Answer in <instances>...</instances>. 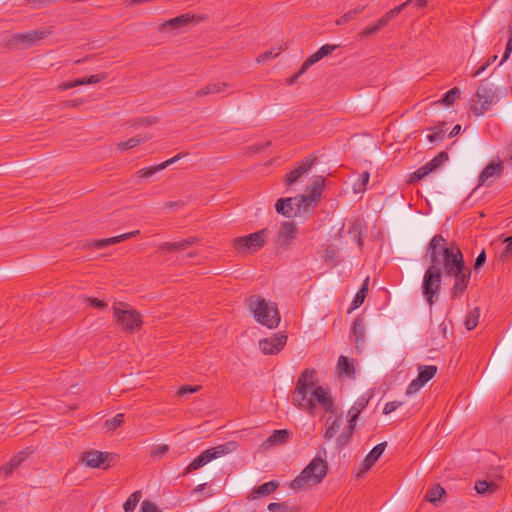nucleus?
<instances>
[{
    "mask_svg": "<svg viewBox=\"0 0 512 512\" xmlns=\"http://www.w3.org/2000/svg\"><path fill=\"white\" fill-rule=\"evenodd\" d=\"M316 371L314 369H305L297 379L296 387L292 393V403L299 409L307 411L314 415L316 403L326 413H335L334 400L328 389L315 384Z\"/></svg>",
    "mask_w": 512,
    "mask_h": 512,
    "instance_id": "nucleus-1",
    "label": "nucleus"
},
{
    "mask_svg": "<svg viewBox=\"0 0 512 512\" xmlns=\"http://www.w3.org/2000/svg\"><path fill=\"white\" fill-rule=\"evenodd\" d=\"M443 271L445 276L454 279L449 291L450 298H461L470 283L471 270L466 266L459 247H456V250H444Z\"/></svg>",
    "mask_w": 512,
    "mask_h": 512,
    "instance_id": "nucleus-2",
    "label": "nucleus"
},
{
    "mask_svg": "<svg viewBox=\"0 0 512 512\" xmlns=\"http://www.w3.org/2000/svg\"><path fill=\"white\" fill-rule=\"evenodd\" d=\"M327 471V462L321 457H315L300 474L290 482V488L300 491L317 485L325 478Z\"/></svg>",
    "mask_w": 512,
    "mask_h": 512,
    "instance_id": "nucleus-3",
    "label": "nucleus"
},
{
    "mask_svg": "<svg viewBox=\"0 0 512 512\" xmlns=\"http://www.w3.org/2000/svg\"><path fill=\"white\" fill-rule=\"evenodd\" d=\"M249 310L255 320L268 328H276L280 322V315L274 302H267L257 295L249 297Z\"/></svg>",
    "mask_w": 512,
    "mask_h": 512,
    "instance_id": "nucleus-4",
    "label": "nucleus"
},
{
    "mask_svg": "<svg viewBox=\"0 0 512 512\" xmlns=\"http://www.w3.org/2000/svg\"><path fill=\"white\" fill-rule=\"evenodd\" d=\"M325 187V178L315 176L312 183L306 187V194L294 197V204L301 213L313 211L319 204Z\"/></svg>",
    "mask_w": 512,
    "mask_h": 512,
    "instance_id": "nucleus-5",
    "label": "nucleus"
},
{
    "mask_svg": "<svg viewBox=\"0 0 512 512\" xmlns=\"http://www.w3.org/2000/svg\"><path fill=\"white\" fill-rule=\"evenodd\" d=\"M113 317L116 324L125 332L133 333L142 327V315L124 302L115 303Z\"/></svg>",
    "mask_w": 512,
    "mask_h": 512,
    "instance_id": "nucleus-6",
    "label": "nucleus"
},
{
    "mask_svg": "<svg viewBox=\"0 0 512 512\" xmlns=\"http://www.w3.org/2000/svg\"><path fill=\"white\" fill-rule=\"evenodd\" d=\"M238 447V443L232 440L203 451L186 467L184 475L194 470L200 469L212 460L218 459L236 451Z\"/></svg>",
    "mask_w": 512,
    "mask_h": 512,
    "instance_id": "nucleus-7",
    "label": "nucleus"
},
{
    "mask_svg": "<svg viewBox=\"0 0 512 512\" xmlns=\"http://www.w3.org/2000/svg\"><path fill=\"white\" fill-rule=\"evenodd\" d=\"M441 281L442 273L440 267L430 265L424 273L422 282V294L430 307L438 300Z\"/></svg>",
    "mask_w": 512,
    "mask_h": 512,
    "instance_id": "nucleus-8",
    "label": "nucleus"
},
{
    "mask_svg": "<svg viewBox=\"0 0 512 512\" xmlns=\"http://www.w3.org/2000/svg\"><path fill=\"white\" fill-rule=\"evenodd\" d=\"M474 105L471 110L475 116L483 115L490 109L492 104L496 102V90L493 85L487 82H481L479 85L475 98H473Z\"/></svg>",
    "mask_w": 512,
    "mask_h": 512,
    "instance_id": "nucleus-9",
    "label": "nucleus"
},
{
    "mask_svg": "<svg viewBox=\"0 0 512 512\" xmlns=\"http://www.w3.org/2000/svg\"><path fill=\"white\" fill-rule=\"evenodd\" d=\"M264 233L265 230H260L246 236L238 237L234 239L233 246L235 250L240 253L256 252L264 246Z\"/></svg>",
    "mask_w": 512,
    "mask_h": 512,
    "instance_id": "nucleus-10",
    "label": "nucleus"
},
{
    "mask_svg": "<svg viewBox=\"0 0 512 512\" xmlns=\"http://www.w3.org/2000/svg\"><path fill=\"white\" fill-rule=\"evenodd\" d=\"M116 455L109 452L89 450L82 454L81 460L91 468L107 469L115 464Z\"/></svg>",
    "mask_w": 512,
    "mask_h": 512,
    "instance_id": "nucleus-11",
    "label": "nucleus"
},
{
    "mask_svg": "<svg viewBox=\"0 0 512 512\" xmlns=\"http://www.w3.org/2000/svg\"><path fill=\"white\" fill-rule=\"evenodd\" d=\"M47 33L42 30H33L26 33H16L8 41L9 48H27L36 44L46 37Z\"/></svg>",
    "mask_w": 512,
    "mask_h": 512,
    "instance_id": "nucleus-12",
    "label": "nucleus"
},
{
    "mask_svg": "<svg viewBox=\"0 0 512 512\" xmlns=\"http://www.w3.org/2000/svg\"><path fill=\"white\" fill-rule=\"evenodd\" d=\"M317 161V157L313 155H309L305 157L298 165L289 173L284 176L283 183L287 187H291L295 183H297L303 175L309 172V170L313 167L315 162Z\"/></svg>",
    "mask_w": 512,
    "mask_h": 512,
    "instance_id": "nucleus-13",
    "label": "nucleus"
},
{
    "mask_svg": "<svg viewBox=\"0 0 512 512\" xmlns=\"http://www.w3.org/2000/svg\"><path fill=\"white\" fill-rule=\"evenodd\" d=\"M298 228L292 221L282 222L276 239L278 249L287 250L297 235Z\"/></svg>",
    "mask_w": 512,
    "mask_h": 512,
    "instance_id": "nucleus-14",
    "label": "nucleus"
},
{
    "mask_svg": "<svg viewBox=\"0 0 512 512\" xmlns=\"http://www.w3.org/2000/svg\"><path fill=\"white\" fill-rule=\"evenodd\" d=\"M456 250V247H448L447 241L442 235H435L429 242L427 256H429L431 265H440V256L444 257V250Z\"/></svg>",
    "mask_w": 512,
    "mask_h": 512,
    "instance_id": "nucleus-15",
    "label": "nucleus"
},
{
    "mask_svg": "<svg viewBox=\"0 0 512 512\" xmlns=\"http://www.w3.org/2000/svg\"><path fill=\"white\" fill-rule=\"evenodd\" d=\"M287 342V335L275 333L269 338L259 341V348L265 355H275L279 353Z\"/></svg>",
    "mask_w": 512,
    "mask_h": 512,
    "instance_id": "nucleus-16",
    "label": "nucleus"
},
{
    "mask_svg": "<svg viewBox=\"0 0 512 512\" xmlns=\"http://www.w3.org/2000/svg\"><path fill=\"white\" fill-rule=\"evenodd\" d=\"M504 171L501 161L490 162L480 173L478 178V186H491L495 179L499 178Z\"/></svg>",
    "mask_w": 512,
    "mask_h": 512,
    "instance_id": "nucleus-17",
    "label": "nucleus"
},
{
    "mask_svg": "<svg viewBox=\"0 0 512 512\" xmlns=\"http://www.w3.org/2000/svg\"><path fill=\"white\" fill-rule=\"evenodd\" d=\"M192 20H194V15L190 14H182L175 18L169 19L159 25L158 30L161 33L170 32L173 30H178L183 27H185L187 24H189Z\"/></svg>",
    "mask_w": 512,
    "mask_h": 512,
    "instance_id": "nucleus-18",
    "label": "nucleus"
},
{
    "mask_svg": "<svg viewBox=\"0 0 512 512\" xmlns=\"http://www.w3.org/2000/svg\"><path fill=\"white\" fill-rule=\"evenodd\" d=\"M397 15H399V9H391L386 14H384L374 25L364 28L359 33V36L368 37L370 35L377 33L380 29L385 27L389 23V21H391Z\"/></svg>",
    "mask_w": 512,
    "mask_h": 512,
    "instance_id": "nucleus-19",
    "label": "nucleus"
},
{
    "mask_svg": "<svg viewBox=\"0 0 512 512\" xmlns=\"http://www.w3.org/2000/svg\"><path fill=\"white\" fill-rule=\"evenodd\" d=\"M185 155H187V153H179L176 156L162 162L159 165L151 166L148 168H143V169L138 170L136 172V175L141 179H148V178L152 177L154 174H156L157 172H159V171L165 169L166 167H168L169 165L175 163L176 161H178Z\"/></svg>",
    "mask_w": 512,
    "mask_h": 512,
    "instance_id": "nucleus-20",
    "label": "nucleus"
},
{
    "mask_svg": "<svg viewBox=\"0 0 512 512\" xmlns=\"http://www.w3.org/2000/svg\"><path fill=\"white\" fill-rule=\"evenodd\" d=\"M275 209L278 214H281L287 218L295 217L300 214L297 207L294 204V197L280 198L275 204Z\"/></svg>",
    "mask_w": 512,
    "mask_h": 512,
    "instance_id": "nucleus-21",
    "label": "nucleus"
},
{
    "mask_svg": "<svg viewBox=\"0 0 512 512\" xmlns=\"http://www.w3.org/2000/svg\"><path fill=\"white\" fill-rule=\"evenodd\" d=\"M386 446L387 443L382 442L373 447L370 453L366 456L363 462V467L361 468L359 474L366 473L376 463V461L381 457V455L385 451Z\"/></svg>",
    "mask_w": 512,
    "mask_h": 512,
    "instance_id": "nucleus-22",
    "label": "nucleus"
},
{
    "mask_svg": "<svg viewBox=\"0 0 512 512\" xmlns=\"http://www.w3.org/2000/svg\"><path fill=\"white\" fill-rule=\"evenodd\" d=\"M198 242V238L196 237H189L187 239H183L179 242H164L159 246L160 251H166V252H180L188 249L192 245Z\"/></svg>",
    "mask_w": 512,
    "mask_h": 512,
    "instance_id": "nucleus-23",
    "label": "nucleus"
},
{
    "mask_svg": "<svg viewBox=\"0 0 512 512\" xmlns=\"http://www.w3.org/2000/svg\"><path fill=\"white\" fill-rule=\"evenodd\" d=\"M279 487V482L276 480H272L266 483L261 484L260 486L255 487L250 495L249 498L252 500H255L261 496H268L271 493L275 492Z\"/></svg>",
    "mask_w": 512,
    "mask_h": 512,
    "instance_id": "nucleus-24",
    "label": "nucleus"
},
{
    "mask_svg": "<svg viewBox=\"0 0 512 512\" xmlns=\"http://www.w3.org/2000/svg\"><path fill=\"white\" fill-rule=\"evenodd\" d=\"M140 234V231L139 230H135V231H132V232H129V233H124V234H121L119 236H114V237H110V238H106V239H100V240H95L93 242V246L96 247V248H105L109 245H113V244H117L123 240H126V239H129L131 237H134L136 235H139Z\"/></svg>",
    "mask_w": 512,
    "mask_h": 512,
    "instance_id": "nucleus-25",
    "label": "nucleus"
},
{
    "mask_svg": "<svg viewBox=\"0 0 512 512\" xmlns=\"http://www.w3.org/2000/svg\"><path fill=\"white\" fill-rule=\"evenodd\" d=\"M292 437V433L287 429L273 431L272 435L263 443L264 446H274L286 443Z\"/></svg>",
    "mask_w": 512,
    "mask_h": 512,
    "instance_id": "nucleus-26",
    "label": "nucleus"
},
{
    "mask_svg": "<svg viewBox=\"0 0 512 512\" xmlns=\"http://www.w3.org/2000/svg\"><path fill=\"white\" fill-rule=\"evenodd\" d=\"M337 372L339 376L353 377L355 374L354 363L348 357L341 355L337 362Z\"/></svg>",
    "mask_w": 512,
    "mask_h": 512,
    "instance_id": "nucleus-27",
    "label": "nucleus"
},
{
    "mask_svg": "<svg viewBox=\"0 0 512 512\" xmlns=\"http://www.w3.org/2000/svg\"><path fill=\"white\" fill-rule=\"evenodd\" d=\"M445 495L444 488L440 484H434L427 490L425 500L437 506Z\"/></svg>",
    "mask_w": 512,
    "mask_h": 512,
    "instance_id": "nucleus-28",
    "label": "nucleus"
},
{
    "mask_svg": "<svg viewBox=\"0 0 512 512\" xmlns=\"http://www.w3.org/2000/svg\"><path fill=\"white\" fill-rule=\"evenodd\" d=\"M229 85L227 83H209L195 92L196 97H203L209 94L222 93Z\"/></svg>",
    "mask_w": 512,
    "mask_h": 512,
    "instance_id": "nucleus-29",
    "label": "nucleus"
},
{
    "mask_svg": "<svg viewBox=\"0 0 512 512\" xmlns=\"http://www.w3.org/2000/svg\"><path fill=\"white\" fill-rule=\"evenodd\" d=\"M352 333L354 336V341L356 343V348H359V344L364 341L365 338V325L363 319L357 317L353 321Z\"/></svg>",
    "mask_w": 512,
    "mask_h": 512,
    "instance_id": "nucleus-30",
    "label": "nucleus"
},
{
    "mask_svg": "<svg viewBox=\"0 0 512 512\" xmlns=\"http://www.w3.org/2000/svg\"><path fill=\"white\" fill-rule=\"evenodd\" d=\"M369 398L361 396L357 399L355 404L349 409L348 416L350 417L349 422H355L358 419L362 410L368 405Z\"/></svg>",
    "mask_w": 512,
    "mask_h": 512,
    "instance_id": "nucleus-31",
    "label": "nucleus"
},
{
    "mask_svg": "<svg viewBox=\"0 0 512 512\" xmlns=\"http://www.w3.org/2000/svg\"><path fill=\"white\" fill-rule=\"evenodd\" d=\"M368 285H369V277H367V278L364 280V282H363V284H362L361 288H360V289H359V291L356 293V295H355V297H354V299H353V301H352V303H351V307H350V309H349V311H348V312H351V311H353V310H355V309L359 308V307L363 304V302H364V300H365V298H366V296H367V292H368Z\"/></svg>",
    "mask_w": 512,
    "mask_h": 512,
    "instance_id": "nucleus-32",
    "label": "nucleus"
},
{
    "mask_svg": "<svg viewBox=\"0 0 512 512\" xmlns=\"http://www.w3.org/2000/svg\"><path fill=\"white\" fill-rule=\"evenodd\" d=\"M341 423H342L341 417H336L334 419H332L331 417H328L326 419L327 427H326V430L324 433L325 439H327V440L332 439L339 431Z\"/></svg>",
    "mask_w": 512,
    "mask_h": 512,
    "instance_id": "nucleus-33",
    "label": "nucleus"
},
{
    "mask_svg": "<svg viewBox=\"0 0 512 512\" xmlns=\"http://www.w3.org/2000/svg\"><path fill=\"white\" fill-rule=\"evenodd\" d=\"M475 490L480 495H491L497 491L498 485L495 482L478 480L475 482Z\"/></svg>",
    "mask_w": 512,
    "mask_h": 512,
    "instance_id": "nucleus-34",
    "label": "nucleus"
},
{
    "mask_svg": "<svg viewBox=\"0 0 512 512\" xmlns=\"http://www.w3.org/2000/svg\"><path fill=\"white\" fill-rule=\"evenodd\" d=\"M437 366L434 365H423L418 368L419 382L426 384L430 381L437 373Z\"/></svg>",
    "mask_w": 512,
    "mask_h": 512,
    "instance_id": "nucleus-35",
    "label": "nucleus"
},
{
    "mask_svg": "<svg viewBox=\"0 0 512 512\" xmlns=\"http://www.w3.org/2000/svg\"><path fill=\"white\" fill-rule=\"evenodd\" d=\"M445 125L446 122L441 121L437 125L427 128L426 131H431V133L427 135L428 141L431 143H434L436 141H442L444 139Z\"/></svg>",
    "mask_w": 512,
    "mask_h": 512,
    "instance_id": "nucleus-36",
    "label": "nucleus"
},
{
    "mask_svg": "<svg viewBox=\"0 0 512 512\" xmlns=\"http://www.w3.org/2000/svg\"><path fill=\"white\" fill-rule=\"evenodd\" d=\"M150 138H151L150 135H144V136L137 135L135 137L128 139L127 141L118 143L117 147L121 151L128 150V149L138 146L141 143L146 142Z\"/></svg>",
    "mask_w": 512,
    "mask_h": 512,
    "instance_id": "nucleus-37",
    "label": "nucleus"
},
{
    "mask_svg": "<svg viewBox=\"0 0 512 512\" xmlns=\"http://www.w3.org/2000/svg\"><path fill=\"white\" fill-rule=\"evenodd\" d=\"M479 317H480V308L475 307L471 311H469V313L466 317V320H465L466 329L469 331L474 329L478 325Z\"/></svg>",
    "mask_w": 512,
    "mask_h": 512,
    "instance_id": "nucleus-38",
    "label": "nucleus"
},
{
    "mask_svg": "<svg viewBox=\"0 0 512 512\" xmlns=\"http://www.w3.org/2000/svg\"><path fill=\"white\" fill-rule=\"evenodd\" d=\"M355 425V422H349L347 428L344 429V431H342V433L338 436L337 444L339 447L346 445L350 441L355 429Z\"/></svg>",
    "mask_w": 512,
    "mask_h": 512,
    "instance_id": "nucleus-39",
    "label": "nucleus"
},
{
    "mask_svg": "<svg viewBox=\"0 0 512 512\" xmlns=\"http://www.w3.org/2000/svg\"><path fill=\"white\" fill-rule=\"evenodd\" d=\"M141 491H135L133 492L129 498L125 501V503L123 504V509L125 512H133L137 506V504L139 503L140 499H141Z\"/></svg>",
    "mask_w": 512,
    "mask_h": 512,
    "instance_id": "nucleus-40",
    "label": "nucleus"
},
{
    "mask_svg": "<svg viewBox=\"0 0 512 512\" xmlns=\"http://www.w3.org/2000/svg\"><path fill=\"white\" fill-rule=\"evenodd\" d=\"M503 242L506 243V246L504 250L497 255V260L502 263L512 257V236L505 238Z\"/></svg>",
    "mask_w": 512,
    "mask_h": 512,
    "instance_id": "nucleus-41",
    "label": "nucleus"
},
{
    "mask_svg": "<svg viewBox=\"0 0 512 512\" xmlns=\"http://www.w3.org/2000/svg\"><path fill=\"white\" fill-rule=\"evenodd\" d=\"M323 57L317 50L314 54L307 57L299 69V74H304L312 65L320 61Z\"/></svg>",
    "mask_w": 512,
    "mask_h": 512,
    "instance_id": "nucleus-42",
    "label": "nucleus"
},
{
    "mask_svg": "<svg viewBox=\"0 0 512 512\" xmlns=\"http://www.w3.org/2000/svg\"><path fill=\"white\" fill-rule=\"evenodd\" d=\"M459 96L460 90L454 87L447 91L438 102L445 105H452Z\"/></svg>",
    "mask_w": 512,
    "mask_h": 512,
    "instance_id": "nucleus-43",
    "label": "nucleus"
},
{
    "mask_svg": "<svg viewBox=\"0 0 512 512\" xmlns=\"http://www.w3.org/2000/svg\"><path fill=\"white\" fill-rule=\"evenodd\" d=\"M267 509L270 512H292L296 510L294 506H290L287 502H272L268 505Z\"/></svg>",
    "mask_w": 512,
    "mask_h": 512,
    "instance_id": "nucleus-44",
    "label": "nucleus"
},
{
    "mask_svg": "<svg viewBox=\"0 0 512 512\" xmlns=\"http://www.w3.org/2000/svg\"><path fill=\"white\" fill-rule=\"evenodd\" d=\"M370 174L364 171L360 174L358 181L354 184L353 190L355 193H361L366 190V185L369 182Z\"/></svg>",
    "mask_w": 512,
    "mask_h": 512,
    "instance_id": "nucleus-45",
    "label": "nucleus"
},
{
    "mask_svg": "<svg viewBox=\"0 0 512 512\" xmlns=\"http://www.w3.org/2000/svg\"><path fill=\"white\" fill-rule=\"evenodd\" d=\"M337 256L338 249L335 246H327L324 250L323 259L325 262H330L335 265Z\"/></svg>",
    "mask_w": 512,
    "mask_h": 512,
    "instance_id": "nucleus-46",
    "label": "nucleus"
},
{
    "mask_svg": "<svg viewBox=\"0 0 512 512\" xmlns=\"http://www.w3.org/2000/svg\"><path fill=\"white\" fill-rule=\"evenodd\" d=\"M124 422V415L117 414L111 419L106 420L105 425L108 430H115Z\"/></svg>",
    "mask_w": 512,
    "mask_h": 512,
    "instance_id": "nucleus-47",
    "label": "nucleus"
},
{
    "mask_svg": "<svg viewBox=\"0 0 512 512\" xmlns=\"http://www.w3.org/2000/svg\"><path fill=\"white\" fill-rule=\"evenodd\" d=\"M448 160V154L445 151L437 154L432 160H430V165L436 169H438L445 161Z\"/></svg>",
    "mask_w": 512,
    "mask_h": 512,
    "instance_id": "nucleus-48",
    "label": "nucleus"
},
{
    "mask_svg": "<svg viewBox=\"0 0 512 512\" xmlns=\"http://www.w3.org/2000/svg\"><path fill=\"white\" fill-rule=\"evenodd\" d=\"M106 78V74L105 73H99V74H96V75H91L89 77H83V78H79L82 83V85H86V84H96V83H99L100 81L104 80Z\"/></svg>",
    "mask_w": 512,
    "mask_h": 512,
    "instance_id": "nucleus-49",
    "label": "nucleus"
},
{
    "mask_svg": "<svg viewBox=\"0 0 512 512\" xmlns=\"http://www.w3.org/2000/svg\"><path fill=\"white\" fill-rule=\"evenodd\" d=\"M410 4H414L417 8H423L427 4V0H407L406 2L400 4L394 9H399V14Z\"/></svg>",
    "mask_w": 512,
    "mask_h": 512,
    "instance_id": "nucleus-50",
    "label": "nucleus"
},
{
    "mask_svg": "<svg viewBox=\"0 0 512 512\" xmlns=\"http://www.w3.org/2000/svg\"><path fill=\"white\" fill-rule=\"evenodd\" d=\"M425 384L422 382H419V378L412 380L411 383L408 385L406 394L407 395H413L416 392H418Z\"/></svg>",
    "mask_w": 512,
    "mask_h": 512,
    "instance_id": "nucleus-51",
    "label": "nucleus"
},
{
    "mask_svg": "<svg viewBox=\"0 0 512 512\" xmlns=\"http://www.w3.org/2000/svg\"><path fill=\"white\" fill-rule=\"evenodd\" d=\"M82 83L83 82H81L80 79H76V80H73V81L63 82V83H61L58 86V90H60V91L69 90L71 88H74V87L82 85Z\"/></svg>",
    "mask_w": 512,
    "mask_h": 512,
    "instance_id": "nucleus-52",
    "label": "nucleus"
},
{
    "mask_svg": "<svg viewBox=\"0 0 512 512\" xmlns=\"http://www.w3.org/2000/svg\"><path fill=\"white\" fill-rule=\"evenodd\" d=\"M337 48H338V45L325 44V45L321 46L318 49V51L320 52L321 56L324 58L326 56L331 55Z\"/></svg>",
    "mask_w": 512,
    "mask_h": 512,
    "instance_id": "nucleus-53",
    "label": "nucleus"
},
{
    "mask_svg": "<svg viewBox=\"0 0 512 512\" xmlns=\"http://www.w3.org/2000/svg\"><path fill=\"white\" fill-rule=\"evenodd\" d=\"M86 302L91 306V307H95V308H98V309H104L107 307V303L104 302L103 300H99L97 298H94V297H87L86 298Z\"/></svg>",
    "mask_w": 512,
    "mask_h": 512,
    "instance_id": "nucleus-54",
    "label": "nucleus"
},
{
    "mask_svg": "<svg viewBox=\"0 0 512 512\" xmlns=\"http://www.w3.org/2000/svg\"><path fill=\"white\" fill-rule=\"evenodd\" d=\"M141 512H159V509L152 501L144 500L141 503Z\"/></svg>",
    "mask_w": 512,
    "mask_h": 512,
    "instance_id": "nucleus-55",
    "label": "nucleus"
},
{
    "mask_svg": "<svg viewBox=\"0 0 512 512\" xmlns=\"http://www.w3.org/2000/svg\"><path fill=\"white\" fill-rule=\"evenodd\" d=\"M402 405V402L399 401H391L385 404L383 413L384 414H390L394 412L396 409H398Z\"/></svg>",
    "mask_w": 512,
    "mask_h": 512,
    "instance_id": "nucleus-56",
    "label": "nucleus"
},
{
    "mask_svg": "<svg viewBox=\"0 0 512 512\" xmlns=\"http://www.w3.org/2000/svg\"><path fill=\"white\" fill-rule=\"evenodd\" d=\"M356 15L352 13V10L346 12L342 17H340L338 20H336L337 25H343L351 20L355 19Z\"/></svg>",
    "mask_w": 512,
    "mask_h": 512,
    "instance_id": "nucleus-57",
    "label": "nucleus"
},
{
    "mask_svg": "<svg viewBox=\"0 0 512 512\" xmlns=\"http://www.w3.org/2000/svg\"><path fill=\"white\" fill-rule=\"evenodd\" d=\"M486 262V252L485 250H482L481 253L477 256L475 263H474V269L478 270L480 269Z\"/></svg>",
    "mask_w": 512,
    "mask_h": 512,
    "instance_id": "nucleus-58",
    "label": "nucleus"
},
{
    "mask_svg": "<svg viewBox=\"0 0 512 512\" xmlns=\"http://www.w3.org/2000/svg\"><path fill=\"white\" fill-rule=\"evenodd\" d=\"M199 388H200V386L185 385V386H182L179 389L178 395L182 396V395H185V394H188V393H194V392H197L199 390Z\"/></svg>",
    "mask_w": 512,
    "mask_h": 512,
    "instance_id": "nucleus-59",
    "label": "nucleus"
},
{
    "mask_svg": "<svg viewBox=\"0 0 512 512\" xmlns=\"http://www.w3.org/2000/svg\"><path fill=\"white\" fill-rule=\"evenodd\" d=\"M425 177L424 173L422 172V170L420 168H418L415 172H413L411 175H410V178H409V183H415V182H418L420 181L421 179H423Z\"/></svg>",
    "mask_w": 512,
    "mask_h": 512,
    "instance_id": "nucleus-60",
    "label": "nucleus"
},
{
    "mask_svg": "<svg viewBox=\"0 0 512 512\" xmlns=\"http://www.w3.org/2000/svg\"><path fill=\"white\" fill-rule=\"evenodd\" d=\"M14 470L15 468L8 462L0 468V475H3L6 478L10 476Z\"/></svg>",
    "mask_w": 512,
    "mask_h": 512,
    "instance_id": "nucleus-61",
    "label": "nucleus"
},
{
    "mask_svg": "<svg viewBox=\"0 0 512 512\" xmlns=\"http://www.w3.org/2000/svg\"><path fill=\"white\" fill-rule=\"evenodd\" d=\"M83 104V99H73L67 100L62 103V106L65 108L78 107Z\"/></svg>",
    "mask_w": 512,
    "mask_h": 512,
    "instance_id": "nucleus-62",
    "label": "nucleus"
},
{
    "mask_svg": "<svg viewBox=\"0 0 512 512\" xmlns=\"http://www.w3.org/2000/svg\"><path fill=\"white\" fill-rule=\"evenodd\" d=\"M169 450V447L168 445H160L158 447H156L153 451H152V456H162V455H165Z\"/></svg>",
    "mask_w": 512,
    "mask_h": 512,
    "instance_id": "nucleus-63",
    "label": "nucleus"
},
{
    "mask_svg": "<svg viewBox=\"0 0 512 512\" xmlns=\"http://www.w3.org/2000/svg\"><path fill=\"white\" fill-rule=\"evenodd\" d=\"M278 55V53H274L273 50H270V51H266L264 52L263 54L259 55L258 58H257V61L258 62H264L265 60L267 59H270V58H274Z\"/></svg>",
    "mask_w": 512,
    "mask_h": 512,
    "instance_id": "nucleus-64",
    "label": "nucleus"
}]
</instances>
